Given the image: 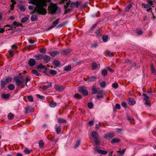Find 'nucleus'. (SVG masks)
Segmentation results:
<instances>
[{
    "label": "nucleus",
    "instance_id": "f257e3e1",
    "mask_svg": "<svg viewBox=\"0 0 156 156\" xmlns=\"http://www.w3.org/2000/svg\"><path fill=\"white\" fill-rule=\"evenodd\" d=\"M29 3H32L36 6L34 9V13L36 12L38 15H44L46 14V9L44 8L47 5L45 0H31Z\"/></svg>",
    "mask_w": 156,
    "mask_h": 156
},
{
    "label": "nucleus",
    "instance_id": "f03ea898",
    "mask_svg": "<svg viewBox=\"0 0 156 156\" xmlns=\"http://www.w3.org/2000/svg\"><path fill=\"white\" fill-rule=\"evenodd\" d=\"M13 80L16 82L17 86L19 87L23 83L24 79L21 76H16L14 77Z\"/></svg>",
    "mask_w": 156,
    "mask_h": 156
},
{
    "label": "nucleus",
    "instance_id": "7ed1b4c3",
    "mask_svg": "<svg viewBox=\"0 0 156 156\" xmlns=\"http://www.w3.org/2000/svg\"><path fill=\"white\" fill-rule=\"evenodd\" d=\"M87 87L85 86H80L78 87V91L82 94L83 95L87 96L88 94V92L87 90Z\"/></svg>",
    "mask_w": 156,
    "mask_h": 156
},
{
    "label": "nucleus",
    "instance_id": "20e7f679",
    "mask_svg": "<svg viewBox=\"0 0 156 156\" xmlns=\"http://www.w3.org/2000/svg\"><path fill=\"white\" fill-rule=\"evenodd\" d=\"M48 9L51 13H55L57 10V6L55 4L51 3L48 7Z\"/></svg>",
    "mask_w": 156,
    "mask_h": 156
},
{
    "label": "nucleus",
    "instance_id": "39448f33",
    "mask_svg": "<svg viewBox=\"0 0 156 156\" xmlns=\"http://www.w3.org/2000/svg\"><path fill=\"white\" fill-rule=\"evenodd\" d=\"M71 2V1L69 0V5H70V7L72 8H78V6L82 4L81 1H77L76 2H72L70 4Z\"/></svg>",
    "mask_w": 156,
    "mask_h": 156
},
{
    "label": "nucleus",
    "instance_id": "423d86ee",
    "mask_svg": "<svg viewBox=\"0 0 156 156\" xmlns=\"http://www.w3.org/2000/svg\"><path fill=\"white\" fill-rule=\"evenodd\" d=\"M115 136V133H109L105 134L103 137L105 139L110 140L114 137Z\"/></svg>",
    "mask_w": 156,
    "mask_h": 156
},
{
    "label": "nucleus",
    "instance_id": "0eeeda50",
    "mask_svg": "<svg viewBox=\"0 0 156 156\" xmlns=\"http://www.w3.org/2000/svg\"><path fill=\"white\" fill-rule=\"evenodd\" d=\"M127 101L128 104L131 105H133L136 103V101L135 99L130 97L128 98Z\"/></svg>",
    "mask_w": 156,
    "mask_h": 156
},
{
    "label": "nucleus",
    "instance_id": "6e6552de",
    "mask_svg": "<svg viewBox=\"0 0 156 156\" xmlns=\"http://www.w3.org/2000/svg\"><path fill=\"white\" fill-rule=\"evenodd\" d=\"M25 114H27L30 112H33L34 110L32 107L28 106L25 107Z\"/></svg>",
    "mask_w": 156,
    "mask_h": 156
},
{
    "label": "nucleus",
    "instance_id": "1a4fd4ad",
    "mask_svg": "<svg viewBox=\"0 0 156 156\" xmlns=\"http://www.w3.org/2000/svg\"><path fill=\"white\" fill-rule=\"evenodd\" d=\"M36 63V62L34 59L31 58L29 60L28 64L30 66L32 67L35 65Z\"/></svg>",
    "mask_w": 156,
    "mask_h": 156
},
{
    "label": "nucleus",
    "instance_id": "9d476101",
    "mask_svg": "<svg viewBox=\"0 0 156 156\" xmlns=\"http://www.w3.org/2000/svg\"><path fill=\"white\" fill-rule=\"evenodd\" d=\"M94 149L95 151L97 152L98 153L101 154L103 155L106 154L108 153L107 151L99 149L98 147H96Z\"/></svg>",
    "mask_w": 156,
    "mask_h": 156
},
{
    "label": "nucleus",
    "instance_id": "9b49d317",
    "mask_svg": "<svg viewBox=\"0 0 156 156\" xmlns=\"http://www.w3.org/2000/svg\"><path fill=\"white\" fill-rule=\"evenodd\" d=\"M87 81L88 82H90L92 81H96L97 80V77L94 76H88L87 77Z\"/></svg>",
    "mask_w": 156,
    "mask_h": 156
},
{
    "label": "nucleus",
    "instance_id": "f8f14e48",
    "mask_svg": "<svg viewBox=\"0 0 156 156\" xmlns=\"http://www.w3.org/2000/svg\"><path fill=\"white\" fill-rule=\"evenodd\" d=\"M42 58L43 59L45 63L48 62L50 61L51 60L50 57L47 55H43Z\"/></svg>",
    "mask_w": 156,
    "mask_h": 156
},
{
    "label": "nucleus",
    "instance_id": "ddd939ff",
    "mask_svg": "<svg viewBox=\"0 0 156 156\" xmlns=\"http://www.w3.org/2000/svg\"><path fill=\"white\" fill-rule=\"evenodd\" d=\"M55 88L57 91L59 92L62 91L64 89L62 86H58L56 85H55Z\"/></svg>",
    "mask_w": 156,
    "mask_h": 156
},
{
    "label": "nucleus",
    "instance_id": "4468645a",
    "mask_svg": "<svg viewBox=\"0 0 156 156\" xmlns=\"http://www.w3.org/2000/svg\"><path fill=\"white\" fill-rule=\"evenodd\" d=\"M43 55L41 54H36L34 56L37 60H41L43 58Z\"/></svg>",
    "mask_w": 156,
    "mask_h": 156
},
{
    "label": "nucleus",
    "instance_id": "2eb2a0df",
    "mask_svg": "<svg viewBox=\"0 0 156 156\" xmlns=\"http://www.w3.org/2000/svg\"><path fill=\"white\" fill-rule=\"evenodd\" d=\"M152 74L155 75H156V71L153 64H151L150 66Z\"/></svg>",
    "mask_w": 156,
    "mask_h": 156
},
{
    "label": "nucleus",
    "instance_id": "dca6fc26",
    "mask_svg": "<svg viewBox=\"0 0 156 156\" xmlns=\"http://www.w3.org/2000/svg\"><path fill=\"white\" fill-rule=\"evenodd\" d=\"M59 52L57 51H51L50 53V54L53 57H55L56 55L59 54Z\"/></svg>",
    "mask_w": 156,
    "mask_h": 156
},
{
    "label": "nucleus",
    "instance_id": "f3484780",
    "mask_svg": "<svg viewBox=\"0 0 156 156\" xmlns=\"http://www.w3.org/2000/svg\"><path fill=\"white\" fill-rule=\"evenodd\" d=\"M7 83L4 80H2L1 81V88L2 89H3L5 87Z\"/></svg>",
    "mask_w": 156,
    "mask_h": 156
},
{
    "label": "nucleus",
    "instance_id": "a211bd4d",
    "mask_svg": "<svg viewBox=\"0 0 156 156\" xmlns=\"http://www.w3.org/2000/svg\"><path fill=\"white\" fill-rule=\"evenodd\" d=\"M142 7L144 9H148L150 7H152L149 4H145V3H142L141 4Z\"/></svg>",
    "mask_w": 156,
    "mask_h": 156
},
{
    "label": "nucleus",
    "instance_id": "6ab92c4d",
    "mask_svg": "<svg viewBox=\"0 0 156 156\" xmlns=\"http://www.w3.org/2000/svg\"><path fill=\"white\" fill-rule=\"evenodd\" d=\"M52 87V83L50 82L48 85H44L42 87L43 90H45L49 88H50Z\"/></svg>",
    "mask_w": 156,
    "mask_h": 156
},
{
    "label": "nucleus",
    "instance_id": "aec40b11",
    "mask_svg": "<svg viewBox=\"0 0 156 156\" xmlns=\"http://www.w3.org/2000/svg\"><path fill=\"white\" fill-rule=\"evenodd\" d=\"M73 97L75 98L78 99H80L82 98V96L78 93H76L74 94L73 96Z\"/></svg>",
    "mask_w": 156,
    "mask_h": 156
},
{
    "label": "nucleus",
    "instance_id": "412c9836",
    "mask_svg": "<svg viewBox=\"0 0 156 156\" xmlns=\"http://www.w3.org/2000/svg\"><path fill=\"white\" fill-rule=\"evenodd\" d=\"M14 25V28H15L16 27H18L22 25V24L18 22L14 21L12 23Z\"/></svg>",
    "mask_w": 156,
    "mask_h": 156
},
{
    "label": "nucleus",
    "instance_id": "4be33fe9",
    "mask_svg": "<svg viewBox=\"0 0 156 156\" xmlns=\"http://www.w3.org/2000/svg\"><path fill=\"white\" fill-rule=\"evenodd\" d=\"M53 64L56 67H58L60 65V62L58 60H55L53 62Z\"/></svg>",
    "mask_w": 156,
    "mask_h": 156
},
{
    "label": "nucleus",
    "instance_id": "5701e85b",
    "mask_svg": "<svg viewBox=\"0 0 156 156\" xmlns=\"http://www.w3.org/2000/svg\"><path fill=\"white\" fill-rule=\"evenodd\" d=\"M121 140L119 139H112L111 141V143L112 144H114L115 143H117L120 142Z\"/></svg>",
    "mask_w": 156,
    "mask_h": 156
},
{
    "label": "nucleus",
    "instance_id": "b1692460",
    "mask_svg": "<svg viewBox=\"0 0 156 156\" xmlns=\"http://www.w3.org/2000/svg\"><path fill=\"white\" fill-rule=\"evenodd\" d=\"M133 7V6L132 4H129L125 8V11L126 12L129 11Z\"/></svg>",
    "mask_w": 156,
    "mask_h": 156
},
{
    "label": "nucleus",
    "instance_id": "393cba45",
    "mask_svg": "<svg viewBox=\"0 0 156 156\" xmlns=\"http://www.w3.org/2000/svg\"><path fill=\"white\" fill-rule=\"evenodd\" d=\"M101 30V29L99 28L95 32V34H96V36L98 37H101V34H100V30Z\"/></svg>",
    "mask_w": 156,
    "mask_h": 156
},
{
    "label": "nucleus",
    "instance_id": "a878e982",
    "mask_svg": "<svg viewBox=\"0 0 156 156\" xmlns=\"http://www.w3.org/2000/svg\"><path fill=\"white\" fill-rule=\"evenodd\" d=\"M38 17L35 15H32L31 17V20L32 21H35L38 19Z\"/></svg>",
    "mask_w": 156,
    "mask_h": 156
},
{
    "label": "nucleus",
    "instance_id": "bb28decb",
    "mask_svg": "<svg viewBox=\"0 0 156 156\" xmlns=\"http://www.w3.org/2000/svg\"><path fill=\"white\" fill-rule=\"evenodd\" d=\"M101 74L103 76H105L108 74V72L106 69H103L101 71Z\"/></svg>",
    "mask_w": 156,
    "mask_h": 156
},
{
    "label": "nucleus",
    "instance_id": "cd10ccee",
    "mask_svg": "<svg viewBox=\"0 0 156 156\" xmlns=\"http://www.w3.org/2000/svg\"><path fill=\"white\" fill-rule=\"evenodd\" d=\"M14 115L12 114L11 113H9L8 115V118L9 120L12 119L14 118Z\"/></svg>",
    "mask_w": 156,
    "mask_h": 156
},
{
    "label": "nucleus",
    "instance_id": "c85d7f7f",
    "mask_svg": "<svg viewBox=\"0 0 156 156\" xmlns=\"http://www.w3.org/2000/svg\"><path fill=\"white\" fill-rule=\"evenodd\" d=\"M64 8L65 9V14H67L68 12V2H67L66 3V5H64Z\"/></svg>",
    "mask_w": 156,
    "mask_h": 156
},
{
    "label": "nucleus",
    "instance_id": "c756f323",
    "mask_svg": "<svg viewBox=\"0 0 156 156\" xmlns=\"http://www.w3.org/2000/svg\"><path fill=\"white\" fill-rule=\"evenodd\" d=\"M91 92L93 94H95L98 93V90L96 87H93L91 90Z\"/></svg>",
    "mask_w": 156,
    "mask_h": 156
},
{
    "label": "nucleus",
    "instance_id": "7c9ffc66",
    "mask_svg": "<svg viewBox=\"0 0 156 156\" xmlns=\"http://www.w3.org/2000/svg\"><path fill=\"white\" fill-rule=\"evenodd\" d=\"M91 136L93 138H96L98 137V133L95 132H93L91 133Z\"/></svg>",
    "mask_w": 156,
    "mask_h": 156
},
{
    "label": "nucleus",
    "instance_id": "2f4dec72",
    "mask_svg": "<svg viewBox=\"0 0 156 156\" xmlns=\"http://www.w3.org/2000/svg\"><path fill=\"white\" fill-rule=\"evenodd\" d=\"M8 87L10 90H13L14 89L15 87L13 84H10L8 85Z\"/></svg>",
    "mask_w": 156,
    "mask_h": 156
},
{
    "label": "nucleus",
    "instance_id": "473e14b6",
    "mask_svg": "<svg viewBox=\"0 0 156 156\" xmlns=\"http://www.w3.org/2000/svg\"><path fill=\"white\" fill-rule=\"evenodd\" d=\"M98 65L96 62H94L92 65V68L93 70H95L98 67Z\"/></svg>",
    "mask_w": 156,
    "mask_h": 156
},
{
    "label": "nucleus",
    "instance_id": "72a5a7b5",
    "mask_svg": "<svg viewBox=\"0 0 156 156\" xmlns=\"http://www.w3.org/2000/svg\"><path fill=\"white\" fill-rule=\"evenodd\" d=\"M32 73L33 74L37 75V76H39L41 75V74L36 70H33L32 71Z\"/></svg>",
    "mask_w": 156,
    "mask_h": 156
},
{
    "label": "nucleus",
    "instance_id": "f704fd0d",
    "mask_svg": "<svg viewBox=\"0 0 156 156\" xmlns=\"http://www.w3.org/2000/svg\"><path fill=\"white\" fill-rule=\"evenodd\" d=\"M10 94H2V97L4 99H7L10 97Z\"/></svg>",
    "mask_w": 156,
    "mask_h": 156
},
{
    "label": "nucleus",
    "instance_id": "c9c22d12",
    "mask_svg": "<svg viewBox=\"0 0 156 156\" xmlns=\"http://www.w3.org/2000/svg\"><path fill=\"white\" fill-rule=\"evenodd\" d=\"M102 38L104 42H106L108 41V37L107 35H104L102 36Z\"/></svg>",
    "mask_w": 156,
    "mask_h": 156
},
{
    "label": "nucleus",
    "instance_id": "e433bc0d",
    "mask_svg": "<svg viewBox=\"0 0 156 156\" xmlns=\"http://www.w3.org/2000/svg\"><path fill=\"white\" fill-rule=\"evenodd\" d=\"M49 105L51 107L54 108L57 105L56 103L52 101L49 104Z\"/></svg>",
    "mask_w": 156,
    "mask_h": 156
},
{
    "label": "nucleus",
    "instance_id": "4c0bfd02",
    "mask_svg": "<svg viewBox=\"0 0 156 156\" xmlns=\"http://www.w3.org/2000/svg\"><path fill=\"white\" fill-rule=\"evenodd\" d=\"M7 83L10 82L12 80V77L10 76H9L7 77L4 80Z\"/></svg>",
    "mask_w": 156,
    "mask_h": 156
},
{
    "label": "nucleus",
    "instance_id": "58836bf2",
    "mask_svg": "<svg viewBox=\"0 0 156 156\" xmlns=\"http://www.w3.org/2000/svg\"><path fill=\"white\" fill-rule=\"evenodd\" d=\"M80 143V140H77L76 142V144L75 146H74V147L75 148H76L78 147L79 146Z\"/></svg>",
    "mask_w": 156,
    "mask_h": 156
},
{
    "label": "nucleus",
    "instance_id": "ea45409f",
    "mask_svg": "<svg viewBox=\"0 0 156 156\" xmlns=\"http://www.w3.org/2000/svg\"><path fill=\"white\" fill-rule=\"evenodd\" d=\"M39 51L40 53L45 54L46 52V49L45 48H42L39 49Z\"/></svg>",
    "mask_w": 156,
    "mask_h": 156
},
{
    "label": "nucleus",
    "instance_id": "a19ab883",
    "mask_svg": "<svg viewBox=\"0 0 156 156\" xmlns=\"http://www.w3.org/2000/svg\"><path fill=\"white\" fill-rule=\"evenodd\" d=\"M56 131L57 134H58L61 131V128L60 126L56 127Z\"/></svg>",
    "mask_w": 156,
    "mask_h": 156
},
{
    "label": "nucleus",
    "instance_id": "79ce46f5",
    "mask_svg": "<svg viewBox=\"0 0 156 156\" xmlns=\"http://www.w3.org/2000/svg\"><path fill=\"white\" fill-rule=\"evenodd\" d=\"M49 73L51 74L54 75H56L57 73V72L55 70L51 69L49 70Z\"/></svg>",
    "mask_w": 156,
    "mask_h": 156
},
{
    "label": "nucleus",
    "instance_id": "37998d69",
    "mask_svg": "<svg viewBox=\"0 0 156 156\" xmlns=\"http://www.w3.org/2000/svg\"><path fill=\"white\" fill-rule=\"evenodd\" d=\"M68 50L67 49H63L61 50V52L64 55H67L68 53Z\"/></svg>",
    "mask_w": 156,
    "mask_h": 156
},
{
    "label": "nucleus",
    "instance_id": "c03bdc74",
    "mask_svg": "<svg viewBox=\"0 0 156 156\" xmlns=\"http://www.w3.org/2000/svg\"><path fill=\"white\" fill-rule=\"evenodd\" d=\"M32 151V150H29L27 148H26L25 149L24 152L26 154H29L31 153Z\"/></svg>",
    "mask_w": 156,
    "mask_h": 156
},
{
    "label": "nucleus",
    "instance_id": "a18cd8bd",
    "mask_svg": "<svg viewBox=\"0 0 156 156\" xmlns=\"http://www.w3.org/2000/svg\"><path fill=\"white\" fill-rule=\"evenodd\" d=\"M28 17L25 16L21 19V22L23 23H25L28 20Z\"/></svg>",
    "mask_w": 156,
    "mask_h": 156
},
{
    "label": "nucleus",
    "instance_id": "49530a36",
    "mask_svg": "<svg viewBox=\"0 0 156 156\" xmlns=\"http://www.w3.org/2000/svg\"><path fill=\"white\" fill-rule=\"evenodd\" d=\"M112 86L114 88L116 89L118 87L119 85L117 82H115L112 84Z\"/></svg>",
    "mask_w": 156,
    "mask_h": 156
},
{
    "label": "nucleus",
    "instance_id": "de8ad7c7",
    "mask_svg": "<svg viewBox=\"0 0 156 156\" xmlns=\"http://www.w3.org/2000/svg\"><path fill=\"white\" fill-rule=\"evenodd\" d=\"M88 107L90 109H91L94 106L93 104V103L91 102H90L88 103L87 104Z\"/></svg>",
    "mask_w": 156,
    "mask_h": 156
},
{
    "label": "nucleus",
    "instance_id": "09e8293b",
    "mask_svg": "<svg viewBox=\"0 0 156 156\" xmlns=\"http://www.w3.org/2000/svg\"><path fill=\"white\" fill-rule=\"evenodd\" d=\"M100 86L102 87H105L106 86V82L105 81H102L100 83Z\"/></svg>",
    "mask_w": 156,
    "mask_h": 156
},
{
    "label": "nucleus",
    "instance_id": "8fccbe9b",
    "mask_svg": "<svg viewBox=\"0 0 156 156\" xmlns=\"http://www.w3.org/2000/svg\"><path fill=\"white\" fill-rule=\"evenodd\" d=\"M14 51H12L11 50H9L8 51L9 53L10 56L12 57L14 55L15 53Z\"/></svg>",
    "mask_w": 156,
    "mask_h": 156
},
{
    "label": "nucleus",
    "instance_id": "3c124183",
    "mask_svg": "<svg viewBox=\"0 0 156 156\" xmlns=\"http://www.w3.org/2000/svg\"><path fill=\"white\" fill-rule=\"evenodd\" d=\"M80 5L81 9H83L84 7H86L87 6L88 2H86L83 4H81Z\"/></svg>",
    "mask_w": 156,
    "mask_h": 156
},
{
    "label": "nucleus",
    "instance_id": "603ef678",
    "mask_svg": "<svg viewBox=\"0 0 156 156\" xmlns=\"http://www.w3.org/2000/svg\"><path fill=\"white\" fill-rule=\"evenodd\" d=\"M27 99L29 101L32 102L34 101V99L31 96H27Z\"/></svg>",
    "mask_w": 156,
    "mask_h": 156
},
{
    "label": "nucleus",
    "instance_id": "864d4df0",
    "mask_svg": "<svg viewBox=\"0 0 156 156\" xmlns=\"http://www.w3.org/2000/svg\"><path fill=\"white\" fill-rule=\"evenodd\" d=\"M122 106L125 108H127V104L126 102H122L121 103Z\"/></svg>",
    "mask_w": 156,
    "mask_h": 156
},
{
    "label": "nucleus",
    "instance_id": "5fc2aeb1",
    "mask_svg": "<svg viewBox=\"0 0 156 156\" xmlns=\"http://www.w3.org/2000/svg\"><path fill=\"white\" fill-rule=\"evenodd\" d=\"M98 24V23H95L93 26H92L90 28V31H93L95 28V27H96L97 25Z\"/></svg>",
    "mask_w": 156,
    "mask_h": 156
},
{
    "label": "nucleus",
    "instance_id": "6e6d98bb",
    "mask_svg": "<svg viewBox=\"0 0 156 156\" xmlns=\"http://www.w3.org/2000/svg\"><path fill=\"white\" fill-rule=\"evenodd\" d=\"M58 19L56 20L53 22L52 25L54 26V27H55L58 23Z\"/></svg>",
    "mask_w": 156,
    "mask_h": 156
},
{
    "label": "nucleus",
    "instance_id": "4d7b16f0",
    "mask_svg": "<svg viewBox=\"0 0 156 156\" xmlns=\"http://www.w3.org/2000/svg\"><path fill=\"white\" fill-rule=\"evenodd\" d=\"M36 96L37 98H41L42 99H44L45 98V97L44 96L41 95L39 94H37Z\"/></svg>",
    "mask_w": 156,
    "mask_h": 156
},
{
    "label": "nucleus",
    "instance_id": "13d9d810",
    "mask_svg": "<svg viewBox=\"0 0 156 156\" xmlns=\"http://www.w3.org/2000/svg\"><path fill=\"white\" fill-rule=\"evenodd\" d=\"M136 31L138 35H141L143 33L142 31L141 30L137 29Z\"/></svg>",
    "mask_w": 156,
    "mask_h": 156
},
{
    "label": "nucleus",
    "instance_id": "bf43d9fd",
    "mask_svg": "<svg viewBox=\"0 0 156 156\" xmlns=\"http://www.w3.org/2000/svg\"><path fill=\"white\" fill-rule=\"evenodd\" d=\"M20 10L21 11L24 12L25 11V8L23 5H21L19 7Z\"/></svg>",
    "mask_w": 156,
    "mask_h": 156
},
{
    "label": "nucleus",
    "instance_id": "052dcab7",
    "mask_svg": "<svg viewBox=\"0 0 156 156\" xmlns=\"http://www.w3.org/2000/svg\"><path fill=\"white\" fill-rule=\"evenodd\" d=\"M44 143L42 141V140H40L39 143V147L40 148H41L43 147L44 145Z\"/></svg>",
    "mask_w": 156,
    "mask_h": 156
},
{
    "label": "nucleus",
    "instance_id": "680f3d73",
    "mask_svg": "<svg viewBox=\"0 0 156 156\" xmlns=\"http://www.w3.org/2000/svg\"><path fill=\"white\" fill-rule=\"evenodd\" d=\"M58 121L59 123H65L66 122V120L61 118H59Z\"/></svg>",
    "mask_w": 156,
    "mask_h": 156
},
{
    "label": "nucleus",
    "instance_id": "e2e57ef3",
    "mask_svg": "<svg viewBox=\"0 0 156 156\" xmlns=\"http://www.w3.org/2000/svg\"><path fill=\"white\" fill-rule=\"evenodd\" d=\"M146 2L151 6L153 5V2L151 0H146Z\"/></svg>",
    "mask_w": 156,
    "mask_h": 156
},
{
    "label": "nucleus",
    "instance_id": "0e129e2a",
    "mask_svg": "<svg viewBox=\"0 0 156 156\" xmlns=\"http://www.w3.org/2000/svg\"><path fill=\"white\" fill-rule=\"evenodd\" d=\"M126 150V149H123L122 151H121L120 150L119 151H118L117 152H119L121 155H123L124 154V153H125V151Z\"/></svg>",
    "mask_w": 156,
    "mask_h": 156
},
{
    "label": "nucleus",
    "instance_id": "69168bd1",
    "mask_svg": "<svg viewBox=\"0 0 156 156\" xmlns=\"http://www.w3.org/2000/svg\"><path fill=\"white\" fill-rule=\"evenodd\" d=\"M94 139H95L94 141L95 143L96 144H98L100 143L99 139L98 138V137H97L96 138Z\"/></svg>",
    "mask_w": 156,
    "mask_h": 156
},
{
    "label": "nucleus",
    "instance_id": "338daca9",
    "mask_svg": "<svg viewBox=\"0 0 156 156\" xmlns=\"http://www.w3.org/2000/svg\"><path fill=\"white\" fill-rule=\"evenodd\" d=\"M98 46V44L97 43L93 44L91 45V47L92 48H96Z\"/></svg>",
    "mask_w": 156,
    "mask_h": 156
},
{
    "label": "nucleus",
    "instance_id": "774afa93",
    "mask_svg": "<svg viewBox=\"0 0 156 156\" xmlns=\"http://www.w3.org/2000/svg\"><path fill=\"white\" fill-rule=\"evenodd\" d=\"M38 68L40 69L43 68L45 69L46 68L45 66H43L41 64H40L38 66Z\"/></svg>",
    "mask_w": 156,
    "mask_h": 156
}]
</instances>
